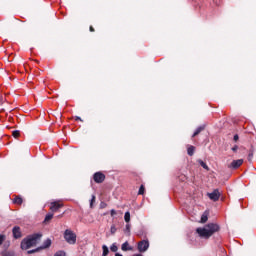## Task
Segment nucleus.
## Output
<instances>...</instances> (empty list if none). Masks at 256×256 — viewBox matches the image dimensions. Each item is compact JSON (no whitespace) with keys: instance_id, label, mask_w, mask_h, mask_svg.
Masks as SVG:
<instances>
[{"instance_id":"393cba45","label":"nucleus","mask_w":256,"mask_h":256,"mask_svg":"<svg viewBox=\"0 0 256 256\" xmlns=\"http://www.w3.org/2000/svg\"><path fill=\"white\" fill-rule=\"evenodd\" d=\"M4 241H5V235L0 234V245H3Z\"/></svg>"},{"instance_id":"423d86ee","label":"nucleus","mask_w":256,"mask_h":256,"mask_svg":"<svg viewBox=\"0 0 256 256\" xmlns=\"http://www.w3.org/2000/svg\"><path fill=\"white\" fill-rule=\"evenodd\" d=\"M95 183H103L105 181V174L96 172L93 177Z\"/></svg>"},{"instance_id":"bb28decb","label":"nucleus","mask_w":256,"mask_h":256,"mask_svg":"<svg viewBox=\"0 0 256 256\" xmlns=\"http://www.w3.org/2000/svg\"><path fill=\"white\" fill-rule=\"evenodd\" d=\"M95 201V195H92V198L90 200V207H93V202Z\"/></svg>"},{"instance_id":"1a4fd4ad","label":"nucleus","mask_w":256,"mask_h":256,"mask_svg":"<svg viewBox=\"0 0 256 256\" xmlns=\"http://www.w3.org/2000/svg\"><path fill=\"white\" fill-rule=\"evenodd\" d=\"M14 239H21V228L19 226H15L12 229Z\"/></svg>"},{"instance_id":"cd10ccee","label":"nucleus","mask_w":256,"mask_h":256,"mask_svg":"<svg viewBox=\"0 0 256 256\" xmlns=\"http://www.w3.org/2000/svg\"><path fill=\"white\" fill-rule=\"evenodd\" d=\"M253 159V152H250L248 154V161H251Z\"/></svg>"},{"instance_id":"5701e85b","label":"nucleus","mask_w":256,"mask_h":256,"mask_svg":"<svg viewBox=\"0 0 256 256\" xmlns=\"http://www.w3.org/2000/svg\"><path fill=\"white\" fill-rule=\"evenodd\" d=\"M12 135H13V137H14L15 139H17V137H19V135H20L19 130H14V131L12 132Z\"/></svg>"},{"instance_id":"c85d7f7f","label":"nucleus","mask_w":256,"mask_h":256,"mask_svg":"<svg viewBox=\"0 0 256 256\" xmlns=\"http://www.w3.org/2000/svg\"><path fill=\"white\" fill-rule=\"evenodd\" d=\"M126 231H128V232L131 231V225H130V224H127V225H126Z\"/></svg>"},{"instance_id":"20e7f679","label":"nucleus","mask_w":256,"mask_h":256,"mask_svg":"<svg viewBox=\"0 0 256 256\" xmlns=\"http://www.w3.org/2000/svg\"><path fill=\"white\" fill-rule=\"evenodd\" d=\"M149 249V240H142L138 242V251L139 253H145Z\"/></svg>"},{"instance_id":"9b49d317","label":"nucleus","mask_w":256,"mask_h":256,"mask_svg":"<svg viewBox=\"0 0 256 256\" xmlns=\"http://www.w3.org/2000/svg\"><path fill=\"white\" fill-rule=\"evenodd\" d=\"M49 247H51V239H46L42 246L39 247L40 249H49Z\"/></svg>"},{"instance_id":"ddd939ff","label":"nucleus","mask_w":256,"mask_h":256,"mask_svg":"<svg viewBox=\"0 0 256 256\" xmlns=\"http://www.w3.org/2000/svg\"><path fill=\"white\" fill-rule=\"evenodd\" d=\"M205 130V126H199L195 132L193 133L192 137H197V135H199V133H201V131Z\"/></svg>"},{"instance_id":"6ab92c4d","label":"nucleus","mask_w":256,"mask_h":256,"mask_svg":"<svg viewBox=\"0 0 256 256\" xmlns=\"http://www.w3.org/2000/svg\"><path fill=\"white\" fill-rule=\"evenodd\" d=\"M16 205H21L23 203V198L21 197H16L14 198V201H13Z\"/></svg>"},{"instance_id":"7c9ffc66","label":"nucleus","mask_w":256,"mask_h":256,"mask_svg":"<svg viewBox=\"0 0 256 256\" xmlns=\"http://www.w3.org/2000/svg\"><path fill=\"white\" fill-rule=\"evenodd\" d=\"M237 149H239V147H238V146H234V147H232V151H234V153L237 151Z\"/></svg>"},{"instance_id":"a878e982","label":"nucleus","mask_w":256,"mask_h":256,"mask_svg":"<svg viewBox=\"0 0 256 256\" xmlns=\"http://www.w3.org/2000/svg\"><path fill=\"white\" fill-rule=\"evenodd\" d=\"M110 215H111V217H115V215H117V211L115 209H112L110 211Z\"/></svg>"},{"instance_id":"f8f14e48","label":"nucleus","mask_w":256,"mask_h":256,"mask_svg":"<svg viewBox=\"0 0 256 256\" xmlns=\"http://www.w3.org/2000/svg\"><path fill=\"white\" fill-rule=\"evenodd\" d=\"M209 220V213L206 211L202 214L200 223H207Z\"/></svg>"},{"instance_id":"4be33fe9","label":"nucleus","mask_w":256,"mask_h":256,"mask_svg":"<svg viewBox=\"0 0 256 256\" xmlns=\"http://www.w3.org/2000/svg\"><path fill=\"white\" fill-rule=\"evenodd\" d=\"M110 232H111V235H115V233H117V227H115V225H112L110 228Z\"/></svg>"},{"instance_id":"473e14b6","label":"nucleus","mask_w":256,"mask_h":256,"mask_svg":"<svg viewBox=\"0 0 256 256\" xmlns=\"http://www.w3.org/2000/svg\"><path fill=\"white\" fill-rule=\"evenodd\" d=\"M3 256H13L11 253H5Z\"/></svg>"},{"instance_id":"c756f323","label":"nucleus","mask_w":256,"mask_h":256,"mask_svg":"<svg viewBox=\"0 0 256 256\" xmlns=\"http://www.w3.org/2000/svg\"><path fill=\"white\" fill-rule=\"evenodd\" d=\"M234 141H239V135H234Z\"/></svg>"},{"instance_id":"dca6fc26","label":"nucleus","mask_w":256,"mask_h":256,"mask_svg":"<svg viewBox=\"0 0 256 256\" xmlns=\"http://www.w3.org/2000/svg\"><path fill=\"white\" fill-rule=\"evenodd\" d=\"M199 165L203 167V169H206V171H209V166H207V163H205L203 160L198 161Z\"/></svg>"},{"instance_id":"0eeeda50","label":"nucleus","mask_w":256,"mask_h":256,"mask_svg":"<svg viewBox=\"0 0 256 256\" xmlns=\"http://www.w3.org/2000/svg\"><path fill=\"white\" fill-rule=\"evenodd\" d=\"M241 165H243V159H238V160L232 161L228 167L229 169H239Z\"/></svg>"},{"instance_id":"72a5a7b5","label":"nucleus","mask_w":256,"mask_h":256,"mask_svg":"<svg viewBox=\"0 0 256 256\" xmlns=\"http://www.w3.org/2000/svg\"><path fill=\"white\" fill-rule=\"evenodd\" d=\"M90 31H91V32L95 31V29L93 28V26H90Z\"/></svg>"},{"instance_id":"f03ea898","label":"nucleus","mask_w":256,"mask_h":256,"mask_svg":"<svg viewBox=\"0 0 256 256\" xmlns=\"http://www.w3.org/2000/svg\"><path fill=\"white\" fill-rule=\"evenodd\" d=\"M41 237H43V235L39 233L28 236L27 238L22 240L21 249L27 250L31 249V247H35V245H37L39 241H41Z\"/></svg>"},{"instance_id":"aec40b11","label":"nucleus","mask_w":256,"mask_h":256,"mask_svg":"<svg viewBox=\"0 0 256 256\" xmlns=\"http://www.w3.org/2000/svg\"><path fill=\"white\" fill-rule=\"evenodd\" d=\"M145 194V186L141 185L138 191V195H144Z\"/></svg>"},{"instance_id":"9d476101","label":"nucleus","mask_w":256,"mask_h":256,"mask_svg":"<svg viewBox=\"0 0 256 256\" xmlns=\"http://www.w3.org/2000/svg\"><path fill=\"white\" fill-rule=\"evenodd\" d=\"M122 251H133V248L129 245V242H124L121 246Z\"/></svg>"},{"instance_id":"39448f33","label":"nucleus","mask_w":256,"mask_h":256,"mask_svg":"<svg viewBox=\"0 0 256 256\" xmlns=\"http://www.w3.org/2000/svg\"><path fill=\"white\" fill-rule=\"evenodd\" d=\"M209 199L211 201H219V197H221V193L219 192L218 189H215L212 193H208Z\"/></svg>"},{"instance_id":"a211bd4d","label":"nucleus","mask_w":256,"mask_h":256,"mask_svg":"<svg viewBox=\"0 0 256 256\" xmlns=\"http://www.w3.org/2000/svg\"><path fill=\"white\" fill-rule=\"evenodd\" d=\"M118 250L119 248L117 247V244L113 243L110 247V251H112V253H117Z\"/></svg>"},{"instance_id":"b1692460","label":"nucleus","mask_w":256,"mask_h":256,"mask_svg":"<svg viewBox=\"0 0 256 256\" xmlns=\"http://www.w3.org/2000/svg\"><path fill=\"white\" fill-rule=\"evenodd\" d=\"M37 251H41V248H36V249H33V250H29L28 255H31L33 253H37Z\"/></svg>"},{"instance_id":"f3484780","label":"nucleus","mask_w":256,"mask_h":256,"mask_svg":"<svg viewBox=\"0 0 256 256\" xmlns=\"http://www.w3.org/2000/svg\"><path fill=\"white\" fill-rule=\"evenodd\" d=\"M124 220L126 223H129V221H131V213L130 212H125Z\"/></svg>"},{"instance_id":"4468645a","label":"nucleus","mask_w":256,"mask_h":256,"mask_svg":"<svg viewBox=\"0 0 256 256\" xmlns=\"http://www.w3.org/2000/svg\"><path fill=\"white\" fill-rule=\"evenodd\" d=\"M187 153H188V155H190V157H193V155L195 153V146L188 147Z\"/></svg>"},{"instance_id":"c9c22d12","label":"nucleus","mask_w":256,"mask_h":256,"mask_svg":"<svg viewBox=\"0 0 256 256\" xmlns=\"http://www.w3.org/2000/svg\"><path fill=\"white\" fill-rule=\"evenodd\" d=\"M0 103H3V97L0 96Z\"/></svg>"},{"instance_id":"2f4dec72","label":"nucleus","mask_w":256,"mask_h":256,"mask_svg":"<svg viewBox=\"0 0 256 256\" xmlns=\"http://www.w3.org/2000/svg\"><path fill=\"white\" fill-rule=\"evenodd\" d=\"M76 121H83V120H81V117L76 116Z\"/></svg>"},{"instance_id":"f257e3e1","label":"nucleus","mask_w":256,"mask_h":256,"mask_svg":"<svg viewBox=\"0 0 256 256\" xmlns=\"http://www.w3.org/2000/svg\"><path fill=\"white\" fill-rule=\"evenodd\" d=\"M219 229V224L209 223L204 227L197 228L196 233H198L199 237L202 239H209L210 237H213V235H215Z\"/></svg>"},{"instance_id":"6e6552de","label":"nucleus","mask_w":256,"mask_h":256,"mask_svg":"<svg viewBox=\"0 0 256 256\" xmlns=\"http://www.w3.org/2000/svg\"><path fill=\"white\" fill-rule=\"evenodd\" d=\"M61 207H63V204L58 203V202H52L50 204V210L55 213L57 211H59V209H61Z\"/></svg>"},{"instance_id":"f704fd0d","label":"nucleus","mask_w":256,"mask_h":256,"mask_svg":"<svg viewBox=\"0 0 256 256\" xmlns=\"http://www.w3.org/2000/svg\"><path fill=\"white\" fill-rule=\"evenodd\" d=\"M115 256H123V254L116 253Z\"/></svg>"},{"instance_id":"412c9836","label":"nucleus","mask_w":256,"mask_h":256,"mask_svg":"<svg viewBox=\"0 0 256 256\" xmlns=\"http://www.w3.org/2000/svg\"><path fill=\"white\" fill-rule=\"evenodd\" d=\"M51 219H53V214L52 213H48L44 219L45 222L47 221H51Z\"/></svg>"},{"instance_id":"7ed1b4c3","label":"nucleus","mask_w":256,"mask_h":256,"mask_svg":"<svg viewBox=\"0 0 256 256\" xmlns=\"http://www.w3.org/2000/svg\"><path fill=\"white\" fill-rule=\"evenodd\" d=\"M64 239L70 245H75L77 242V235L72 230L66 229L64 232Z\"/></svg>"},{"instance_id":"2eb2a0df","label":"nucleus","mask_w":256,"mask_h":256,"mask_svg":"<svg viewBox=\"0 0 256 256\" xmlns=\"http://www.w3.org/2000/svg\"><path fill=\"white\" fill-rule=\"evenodd\" d=\"M102 256H108L109 255V248L107 247V245H103L102 246Z\"/></svg>"}]
</instances>
